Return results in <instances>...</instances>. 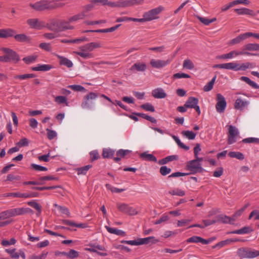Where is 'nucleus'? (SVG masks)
<instances>
[{
	"mask_svg": "<svg viewBox=\"0 0 259 259\" xmlns=\"http://www.w3.org/2000/svg\"><path fill=\"white\" fill-rule=\"evenodd\" d=\"M29 6L36 11H41L46 9L61 8L65 4L58 0H40L35 3H30Z\"/></svg>",
	"mask_w": 259,
	"mask_h": 259,
	"instance_id": "1",
	"label": "nucleus"
},
{
	"mask_svg": "<svg viewBox=\"0 0 259 259\" xmlns=\"http://www.w3.org/2000/svg\"><path fill=\"white\" fill-rule=\"evenodd\" d=\"M54 26L55 28L54 29L50 28V29L57 32L64 31L74 29V26L71 25L69 19L59 20L54 24Z\"/></svg>",
	"mask_w": 259,
	"mask_h": 259,
	"instance_id": "2",
	"label": "nucleus"
},
{
	"mask_svg": "<svg viewBox=\"0 0 259 259\" xmlns=\"http://www.w3.org/2000/svg\"><path fill=\"white\" fill-rule=\"evenodd\" d=\"M237 254L242 258H251L259 256V251L250 248L241 247L237 250Z\"/></svg>",
	"mask_w": 259,
	"mask_h": 259,
	"instance_id": "3",
	"label": "nucleus"
},
{
	"mask_svg": "<svg viewBox=\"0 0 259 259\" xmlns=\"http://www.w3.org/2000/svg\"><path fill=\"white\" fill-rule=\"evenodd\" d=\"M164 10V8L162 6H159L157 8L144 13L143 17H145L147 22L157 19L159 18L158 15Z\"/></svg>",
	"mask_w": 259,
	"mask_h": 259,
	"instance_id": "4",
	"label": "nucleus"
},
{
	"mask_svg": "<svg viewBox=\"0 0 259 259\" xmlns=\"http://www.w3.org/2000/svg\"><path fill=\"white\" fill-rule=\"evenodd\" d=\"M98 97V94L90 92L83 97L81 106L83 109H91L93 104V100H95Z\"/></svg>",
	"mask_w": 259,
	"mask_h": 259,
	"instance_id": "5",
	"label": "nucleus"
},
{
	"mask_svg": "<svg viewBox=\"0 0 259 259\" xmlns=\"http://www.w3.org/2000/svg\"><path fill=\"white\" fill-rule=\"evenodd\" d=\"M228 143L230 145L235 143L239 136V132L235 126L228 125Z\"/></svg>",
	"mask_w": 259,
	"mask_h": 259,
	"instance_id": "6",
	"label": "nucleus"
},
{
	"mask_svg": "<svg viewBox=\"0 0 259 259\" xmlns=\"http://www.w3.org/2000/svg\"><path fill=\"white\" fill-rule=\"evenodd\" d=\"M0 50L6 54L5 56L7 58V62L14 61L17 63L20 60L19 55L12 49L8 48H2L0 49Z\"/></svg>",
	"mask_w": 259,
	"mask_h": 259,
	"instance_id": "7",
	"label": "nucleus"
},
{
	"mask_svg": "<svg viewBox=\"0 0 259 259\" xmlns=\"http://www.w3.org/2000/svg\"><path fill=\"white\" fill-rule=\"evenodd\" d=\"M258 44L248 43L243 47L241 51L243 56H256L257 54L251 53L250 52L258 51Z\"/></svg>",
	"mask_w": 259,
	"mask_h": 259,
	"instance_id": "8",
	"label": "nucleus"
},
{
	"mask_svg": "<svg viewBox=\"0 0 259 259\" xmlns=\"http://www.w3.org/2000/svg\"><path fill=\"white\" fill-rule=\"evenodd\" d=\"M186 169L190 171L191 174H194L202 170V168L201 163L198 161L192 160L189 161L186 164Z\"/></svg>",
	"mask_w": 259,
	"mask_h": 259,
	"instance_id": "9",
	"label": "nucleus"
},
{
	"mask_svg": "<svg viewBox=\"0 0 259 259\" xmlns=\"http://www.w3.org/2000/svg\"><path fill=\"white\" fill-rule=\"evenodd\" d=\"M117 208L121 212L130 215H135L138 213V211L136 208L125 203L117 204Z\"/></svg>",
	"mask_w": 259,
	"mask_h": 259,
	"instance_id": "10",
	"label": "nucleus"
},
{
	"mask_svg": "<svg viewBox=\"0 0 259 259\" xmlns=\"http://www.w3.org/2000/svg\"><path fill=\"white\" fill-rule=\"evenodd\" d=\"M11 217L26 213H33V211L28 207H17L9 209Z\"/></svg>",
	"mask_w": 259,
	"mask_h": 259,
	"instance_id": "11",
	"label": "nucleus"
},
{
	"mask_svg": "<svg viewBox=\"0 0 259 259\" xmlns=\"http://www.w3.org/2000/svg\"><path fill=\"white\" fill-rule=\"evenodd\" d=\"M217 100V103L215 105L216 110L219 113H223L227 105L225 98L221 94H218Z\"/></svg>",
	"mask_w": 259,
	"mask_h": 259,
	"instance_id": "12",
	"label": "nucleus"
},
{
	"mask_svg": "<svg viewBox=\"0 0 259 259\" xmlns=\"http://www.w3.org/2000/svg\"><path fill=\"white\" fill-rule=\"evenodd\" d=\"M27 24L32 29H41L45 26V23L37 18H30L26 21Z\"/></svg>",
	"mask_w": 259,
	"mask_h": 259,
	"instance_id": "13",
	"label": "nucleus"
},
{
	"mask_svg": "<svg viewBox=\"0 0 259 259\" xmlns=\"http://www.w3.org/2000/svg\"><path fill=\"white\" fill-rule=\"evenodd\" d=\"M243 53L242 52L241 50H234L228 53L218 56L217 58L219 59H231L239 56H243Z\"/></svg>",
	"mask_w": 259,
	"mask_h": 259,
	"instance_id": "14",
	"label": "nucleus"
},
{
	"mask_svg": "<svg viewBox=\"0 0 259 259\" xmlns=\"http://www.w3.org/2000/svg\"><path fill=\"white\" fill-rule=\"evenodd\" d=\"M238 63L235 62L216 64L213 66V68L225 69L228 70H232L237 71Z\"/></svg>",
	"mask_w": 259,
	"mask_h": 259,
	"instance_id": "15",
	"label": "nucleus"
},
{
	"mask_svg": "<svg viewBox=\"0 0 259 259\" xmlns=\"http://www.w3.org/2000/svg\"><path fill=\"white\" fill-rule=\"evenodd\" d=\"M170 62V61L169 60L164 61L161 60L152 59L150 61V64L153 68H160L169 64Z\"/></svg>",
	"mask_w": 259,
	"mask_h": 259,
	"instance_id": "16",
	"label": "nucleus"
},
{
	"mask_svg": "<svg viewBox=\"0 0 259 259\" xmlns=\"http://www.w3.org/2000/svg\"><path fill=\"white\" fill-rule=\"evenodd\" d=\"M101 46L98 42H92L80 47L79 49L84 52H89L93 51L96 48H100Z\"/></svg>",
	"mask_w": 259,
	"mask_h": 259,
	"instance_id": "17",
	"label": "nucleus"
},
{
	"mask_svg": "<svg viewBox=\"0 0 259 259\" xmlns=\"http://www.w3.org/2000/svg\"><path fill=\"white\" fill-rule=\"evenodd\" d=\"M211 241V239L206 240L197 236H193L186 240L187 243H201L203 244H208Z\"/></svg>",
	"mask_w": 259,
	"mask_h": 259,
	"instance_id": "18",
	"label": "nucleus"
},
{
	"mask_svg": "<svg viewBox=\"0 0 259 259\" xmlns=\"http://www.w3.org/2000/svg\"><path fill=\"white\" fill-rule=\"evenodd\" d=\"M87 8H89V9L87 11L84 10L79 13H78L75 15H73V16L69 17L68 19H69L71 24H72L74 22H76L79 20H82V19H84V18L86 16L87 11L88 10H90V9L91 8V7L88 6Z\"/></svg>",
	"mask_w": 259,
	"mask_h": 259,
	"instance_id": "19",
	"label": "nucleus"
},
{
	"mask_svg": "<svg viewBox=\"0 0 259 259\" xmlns=\"http://www.w3.org/2000/svg\"><path fill=\"white\" fill-rule=\"evenodd\" d=\"M248 35V32L240 34L235 38L230 40L229 42V44L231 46L238 44L240 43L242 41L249 37Z\"/></svg>",
	"mask_w": 259,
	"mask_h": 259,
	"instance_id": "20",
	"label": "nucleus"
},
{
	"mask_svg": "<svg viewBox=\"0 0 259 259\" xmlns=\"http://www.w3.org/2000/svg\"><path fill=\"white\" fill-rule=\"evenodd\" d=\"M15 33V31L12 28L0 29V38L12 37Z\"/></svg>",
	"mask_w": 259,
	"mask_h": 259,
	"instance_id": "21",
	"label": "nucleus"
},
{
	"mask_svg": "<svg viewBox=\"0 0 259 259\" xmlns=\"http://www.w3.org/2000/svg\"><path fill=\"white\" fill-rule=\"evenodd\" d=\"M152 95L156 99H163L167 96L164 90L161 88H158L153 90L152 92Z\"/></svg>",
	"mask_w": 259,
	"mask_h": 259,
	"instance_id": "22",
	"label": "nucleus"
},
{
	"mask_svg": "<svg viewBox=\"0 0 259 259\" xmlns=\"http://www.w3.org/2000/svg\"><path fill=\"white\" fill-rule=\"evenodd\" d=\"M132 151L129 150L120 149L116 152V157H114L113 160L114 161L117 162L119 161L122 158L125 157L127 155L131 153Z\"/></svg>",
	"mask_w": 259,
	"mask_h": 259,
	"instance_id": "23",
	"label": "nucleus"
},
{
	"mask_svg": "<svg viewBox=\"0 0 259 259\" xmlns=\"http://www.w3.org/2000/svg\"><path fill=\"white\" fill-rule=\"evenodd\" d=\"M248 105L249 102L248 101L238 98L235 101L234 108L237 110H242L244 108L247 107Z\"/></svg>",
	"mask_w": 259,
	"mask_h": 259,
	"instance_id": "24",
	"label": "nucleus"
},
{
	"mask_svg": "<svg viewBox=\"0 0 259 259\" xmlns=\"http://www.w3.org/2000/svg\"><path fill=\"white\" fill-rule=\"evenodd\" d=\"M147 69V66L145 63L137 62L135 63L130 68L131 71L136 70L139 72L145 71Z\"/></svg>",
	"mask_w": 259,
	"mask_h": 259,
	"instance_id": "25",
	"label": "nucleus"
},
{
	"mask_svg": "<svg viewBox=\"0 0 259 259\" xmlns=\"http://www.w3.org/2000/svg\"><path fill=\"white\" fill-rule=\"evenodd\" d=\"M140 245L147 244L149 243L155 244L159 241V239H156L154 236H150L146 238H140L139 239Z\"/></svg>",
	"mask_w": 259,
	"mask_h": 259,
	"instance_id": "26",
	"label": "nucleus"
},
{
	"mask_svg": "<svg viewBox=\"0 0 259 259\" xmlns=\"http://www.w3.org/2000/svg\"><path fill=\"white\" fill-rule=\"evenodd\" d=\"M238 15H246L250 16H254V13L253 11L246 8H242L240 9H235L234 10Z\"/></svg>",
	"mask_w": 259,
	"mask_h": 259,
	"instance_id": "27",
	"label": "nucleus"
},
{
	"mask_svg": "<svg viewBox=\"0 0 259 259\" xmlns=\"http://www.w3.org/2000/svg\"><path fill=\"white\" fill-rule=\"evenodd\" d=\"M13 36L18 42L28 43L31 41V38L25 34H14Z\"/></svg>",
	"mask_w": 259,
	"mask_h": 259,
	"instance_id": "28",
	"label": "nucleus"
},
{
	"mask_svg": "<svg viewBox=\"0 0 259 259\" xmlns=\"http://www.w3.org/2000/svg\"><path fill=\"white\" fill-rule=\"evenodd\" d=\"M217 222H222L225 224H233L232 218L228 216L220 214L216 217Z\"/></svg>",
	"mask_w": 259,
	"mask_h": 259,
	"instance_id": "29",
	"label": "nucleus"
},
{
	"mask_svg": "<svg viewBox=\"0 0 259 259\" xmlns=\"http://www.w3.org/2000/svg\"><path fill=\"white\" fill-rule=\"evenodd\" d=\"M198 99L195 97H190L185 104L187 108H194L198 104Z\"/></svg>",
	"mask_w": 259,
	"mask_h": 259,
	"instance_id": "30",
	"label": "nucleus"
},
{
	"mask_svg": "<svg viewBox=\"0 0 259 259\" xmlns=\"http://www.w3.org/2000/svg\"><path fill=\"white\" fill-rule=\"evenodd\" d=\"M52 66L48 64H38L35 67H32L31 69L33 71H47L50 70Z\"/></svg>",
	"mask_w": 259,
	"mask_h": 259,
	"instance_id": "31",
	"label": "nucleus"
},
{
	"mask_svg": "<svg viewBox=\"0 0 259 259\" xmlns=\"http://www.w3.org/2000/svg\"><path fill=\"white\" fill-rule=\"evenodd\" d=\"M140 157L145 160L157 162V158L154 155L152 154H149L147 152L141 153L140 155Z\"/></svg>",
	"mask_w": 259,
	"mask_h": 259,
	"instance_id": "32",
	"label": "nucleus"
},
{
	"mask_svg": "<svg viewBox=\"0 0 259 259\" xmlns=\"http://www.w3.org/2000/svg\"><path fill=\"white\" fill-rule=\"evenodd\" d=\"M58 58L60 59V64L61 65H64L68 68H71L73 66V63L68 59L59 55L58 56Z\"/></svg>",
	"mask_w": 259,
	"mask_h": 259,
	"instance_id": "33",
	"label": "nucleus"
},
{
	"mask_svg": "<svg viewBox=\"0 0 259 259\" xmlns=\"http://www.w3.org/2000/svg\"><path fill=\"white\" fill-rule=\"evenodd\" d=\"M255 64L250 62L242 63L241 65L238 64L237 71L239 70H245L248 68H252L255 67Z\"/></svg>",
	"mask_w": 259,
	"mask_h": 259,
	"instance_id": "34",
	"label": "nucleus"
},
{
	"mask_svg": "<svg viewBox=\"0 0 259 259\" xmlns=\"http://www.w3.org/2000/svg\"><path fill=\"white\" fill-rule=\"evenodd\" d=\"M240 80L245 82L247 84L250 85L253 89H259V85H258L256 83L252 81L250 79V78L246 76H241L240 77Z\"/></svg>",
	"mask_w": 259,
	"mask_h": 259,
	"instance_id": "35",
	"label": "nucleus"
},
{
	"mask_svg": "<svg viewBox=\"0 0 259 259\" xmlns=\"http://www.w3.org/2000/svg\"><path fill=\"white\" fill-rule=\"evenodd\" d=\"M3 196L5 197H12V198H25V193H21L19 192H12L7 193L3 194Z\"/></svg>",
	"mask_w": 259,
	"mask_h": 259,
	"instance_id": "36",
	"label": "nucleus"
},
{
	"mask_svg": "<svg viewBox=\"0 0 259 259\" xmlns=\"http://www.w3.org/2000/svg\"><path fill=\"white\" fill-rule=\"evenodd\" d=\"M178 159V157L177 155H170L163 158L158 161V163L160 165H163L169 161L176 160Z\"/></svg>",
	"mask_w": 259,
	"mask_h": 259,
	"instance_id": "37",
	"label": "nucleus"
},
{
	"mask_svg": "<svg viewBox=\"0 0 259 259\" xmlns=\"http://www.w3.org/2000/svg\"><path fill=\"white\" fill-rule=\"evenodd\" d=\"M105 227L107 230V231L111 234L121 236H124L125 234V232L122 230H118L116 228H111L107 226H106Z\"/></svg>",
	"mask_w": 259,
	"mask_h": 259,
	"instance_id": "38",
	"label": "nucleus"
},
{
	"mask_svg": "<svg viewBox=\"0 0 259 259\" xmlns=\"http://www.w3.org/2000/svg\"><path fill=\"white\" fill-rule=\"evenodd\" d=\"M115 151L110 148H104L103 150L102 156L104 158H111L113 157Z\"/></svg>",
	"mask_w": 259,
	"mask_h": 259,
	"instance_id": "39",
	"label": "nucleus"
},
{
	"mask_svg": "<svg viewBox=\"0 0 259 259\" xmlns=\"http://www.w3.org/2000/svg\"><path fill=\"white\" fill-rule=\"evenodd\" d=\"M133 114L136 115V116H138L144 119H146L152 123H156L157 122V120L155 118H154L153 117L150 116L146 114L141 113H134Z\"/></svg>",
	"mask_w": 259,
	"mask_h": 259,
	"instance_id": "40",
	"label": "nucleus"
},
{
	"mask_svg": "<svg viewBox=\"0 0 259 259\" xmlns=\"http://www.w3.org/2000/svg\"><path fill=\"white\" fill-rule=\"evenodd\" d=\"M27 204L37 211L36 213L37 215H39L40 214L41 211V206L36 202L32 200L28 202Z\"/></svg>",
	"mask_w": 259,
	"mask_h": 259,
	"instance_id": "41",
	"label": "nucleus"
},
{
	"mask_svg": "<svg viewBox=\"0 0 259 259\" xmlns=\"http://www.w3.org/2000/svg\"><path fill=\"white\" fill-rule=\"evenodd\" d=\"M182 135L189 140H194L196 134L190 131H184L182 132Z\"/></svg>",
	"mask_w": 259,
	"mask_h": 259,
	"instance_id": "42",
	"label": "nucleus"
},
{
	"mask_svg": "<svg viewBox=\"0 0 259 259\" xmlns=\"http://www.w3.org/2000/svg\"><path fill=\"white\" fill-rule=\"evenodd\" d=\"M216 78L217 76L215 75L209 82H208L205 85H204L203 88V90L205 92H208L212 89Z\"/></svg>",
	"mask_w": 259,
	"mask_h": 259,
	"instance_id": "43",
	"label": "nucleus"
},
{
	"mask_svg": "<svg viewBox=\"0 0 259 259\" xmlns=\"http://www.w3.org/2000/svg\"><path fill=\"white\" fill-rule=\"evenodd\" d=\"M197 18L201 23H202L203 24H204L205 25H208L211 23H212L217 20V19L215 18H213L212 19H209L206 18L202 17L199 16H197Z\"/></svg>",
	"mask_w": 259,
	"mask_h": 259,
	"instance_id": "44",
	"label": "nucleus"
},
{
	"mask_svg": "<svg viewBox=\"0 0 259 259\" xmlns=\"http://www.w3.org/2000/svg\"><path fill=\"white\" fill-rule=\"evenodd\" d=\"M228 155L231 158H236L239 160H243L244 158V155L239 152H230Z\"/></svg>",
	"mask_w": 259,
	"mask_h": 259,
	"instance_id": "45",
	"label": "nucleus"
},
{
	"mask_svg": "<svg viewBox=\"0 0 259 259\" xmlns=\"http://www.w3.org/2000/svg\"><path fill=\"white\" fill-rule=\"evenodd\" d=\"M92 167V165L89 164L83 167L77 168L76 170L77 174L80 175H85L87 171Z\"/></svg>",
	"mask_w": 259,
	"mask_h": 259,
	"instance_id": "46",
	"label": "nucleus"
},
{
	"mask_svg": "<svg viewBox=\"0 0 259 259\" xmlns=\"http://www.w3.org/2000/svg\"><path fill=\"white\" fill-rule=\"evenodd\" d=\"M62 254L66 255L67 257L70 258H74L78 256L79 254L78 252L74 250L71 249L68 252H62Z\"/></svg>",
	"mask_w": 259,
	"mask_h": 259,
	"instance_id": "47",
	"label": "nucleus"
},
{
	"mask_svg": "<svg viewBox=\"0 0 259 259\" xmlns=\"http://www.w3.org/2000/svg\"><path fill=\"white\" fill-rule=\"evenodd\" d=\"M35 76V75L32 73L30 74H24L21 75H17L14 76V78L16 79L24 80L28 78H33Z\"/></svg>",
	"mask_w": 259,
	"mask_h": 259,
	"instance_id": "48",
	"label": "nucleus"
},
{
	"mask_svg": "<svg viewBox=\"0 0 259 259\" xmlns=\"http://www.w3.org/2000/svg\"><path fill=\"white\" fill-rule=\"evenodd\" d=\"M55 101L58 104H65L66 106L68 105L66 97L62 96H57L55 98Z\"/></svg>",
	"mask_w": 259,
	"mask_h": 259,
	"instance_id": "49",
	"label": "nucleus"
},
{
	"mask_svg": "<svg viewBox=\"0 0 259 259\" xmlns=\"http://www.w3.org/2000/svg\"><path fill=\"white\" fill-rule=\"evenodd\" d=\"M183 67L184 68L192 70L194 68V65L190 59H186L183 62Z\"/></svg>",
	"mask_w": 259,
	"mask_h": 259,
	"instance_id": "50",
	"label": "nucleus"
},
{
	"mask_svg": "<svg viewBox=\"0 0 259 259\" xmlns=\"http://www.w3.org/2000/svg\"><path fill=\"white\" fill-rule=\"evenodd\" d=\"M5 251L9 253L12 258L18 259L19 258V254L16 252V249H6Z\"/></svg>",
	"mask_w": 259,
	"mask_h": 259,
	"instance_id": "51",
	"label": "nucleus"
},
{
	"mask_svg": "<svg viewBox=\"0 0 259 259\" xmlns=\"http://www.w3.org/2000/svg\"><path fill=\"white\" fill-rule=\"evenodd\" d=\"M168 193L172 195H177L179 196H183L185 195V192L184 191L178 188L170 190Z\"/></svg>",
	"mask_w": 259,
	"mask_h": 259,
	"instance_id": "52",
	"label": "nucleus"
},
{
	"mask_svg": "<svg viewBox=\"0 0 259 259\" xmlns=\"http://www.w3.org/2000/svg\"><path fill=\"white\" fill-rule=\"evenodd\" d=\"M248 204L245 205L244 206L237 210L232 216V221L234 222L236 218L240 217L242 212L245 210V209L247 207Z\"/></svg>",
	"mask_w": 259,
	"mask_h": 259,
	"instance_id": "53",
	"label": "nucleus"
},
{
	"mask_svg": "<svg viewBox=\"0 0 259 259\" xmlns=\"http://www.w3.org/2000/svg\"><path fill=\"white\" fill-rule=\"evenodd\" d=\"M73 54H76V55H79V56L82 57L83 58H84V59H88V58H92L93 56H92V55L89 53H88V52H83V51H74L73 52Z\"/></svg>",
	"mask_w": 259,
	"mask_h": 259,
	"instance_id": "54",
	"label": "nucleus"
},
{
	"mask_svg": "<svg viewBox=\"0 0 259 259\" xmlns=\"http://www.w3.org/2000/svg\"><path fill=\"white\" fill-rule=\"evenodd\" d=\"M68 88H70L75 91H80L85 92L86 89L80 85H70L68 86Z\"/></svg>",
	"mask_w": 259,
	"mask_h": 259,
	"instance_id": "55",
	"label": "nucleus"
},
{
	"mask_svg": "<svg viewBox=\"0 0 259 259\" xmlns=\"http://www.w3.org/2000/svg\"><path fill=\"white\" fill-rule=\"evenodd\" d=\"M172 138L174 139V140L175 141V142L177 143V144L178 145V146L180 147H181V148H183L186 150H189V147L188 146L185 145L183 143H182L178 137H177L176 136H173Z\"/></svg>",
	"mask_w": 259,
	"mask_h": 259,
	"instance_id": "56",
	"label": "nucleus"
},
{
	"mask_svg": "<svg viewBox=\"0 0 259 259\" xmlns=\"http://www.w3.org/2000/svg\"><path fill=\"white\" fill-rule=\"evenodd\" d=\"M172 138L174 139V140L175 141V142L177 143V144L178 145V146L180 147H181V148H183L186 150H189V147L188 146L185 145L183 143H182L178 137H177L176 136H173Z\"/></svg>",
	"mask_w": 259,
	"mask_h": 259,
	"instance_id": "57",
	"label": "nucleus"
},
{
	"mask_svg": "<svg viewBox=\"0 0 259 259\" xmlns=\"http://www.w3.org/2000/svg\"><path fill=\"white\" fill-rule=\"evenodd\" d=\"M46 131L47 132V137L49 140H53L57 137V133L56 131L49 128H47Z\"/></svg>",
	"mask_w": 259,
	"mask_h": 259,
	"instance_id": "58",
	"label": "nucleus"
},
{
	"mask_svg": "<svg viewBox=\"0 0 259 259\" xmlns=\"http://www.w3.org/2000/svg\"><path fill=\"white\" fill-rule=\"evenodd\" d=\"M106 187L108 190H110L113 193H120L124 190L123 189H118L115 187H113L111 185L108 184L106 185Z\"/></svg>",
	"mask_w": 259,
	"mask_h": 259,
	"instance_id": "59",
	"label": "nucleus"
},
{
	"mask_svg": "<svg viewBox=\"0 0 259 259\" xmlns=\"http://www.w3.org/2000/svg\"><path fill=\"white\" fill-rule=\"evenodd\" d=\"M242 142L244 143H258L259 138L253 137L245 138L242 140Z\"/></svg>",
	"mask_w": 259,
	"mask_h": 259,
	"instance_id": "60",
	"label": "nucleus"
},
{
	"mask_svg": "<svg viewBox=\"0 0 259 259\" xmlns=\"http://www.w3.org/2000/svg\"><path fill=\"white\" fill-rule=\"evenodd\" d=\"M36 57H37L36 56H33V55L28 56L26 57H24L23 59V60L26 64H29L34 62L35 61Z\"/></svg>",
	"mask_w": 259,
	"mask_h": 259,
	"instance_id": "61",
	"label": "nucleus"
},
{
	"mask_svg": "<svg viewBox=\"0 0 259 259\" xmlns=\"http://www.w3.org/2000/svg\"><path fill=\"white\" fill-rule=\"evenodd\" d=\"M141 108L146 111H149L151 112H154L155 111L154 106L150 103H146L143 104L141 106Z\"/></svg>",
	"mask_w": 259,
	"mask_h": 259,
	"instance_id": "62",
	"label": "nucleus"
},
{
	"mask_svg": "<svg viewBox=\"0 0 259 259\" xmlns=\"http://www.w3.org/2000/svg\"><path fill=\"white\" fill-rule=\"evenodd\" d=\"M253 217L254 220H259V210L256 209L252 210L249 215L248 219L250 220Z\"/></svg>",
	"mask_w": 259,
	"mask_h": 259,
	"instance_id": "63",
	"label": "nucleus"
},
{
	"mask_svg": "<svg viewBox=\"0 0 259 259\" xmlns=\"http://www.w3.org/2000/svg\"><path fill=\"white\" fill-rule=\"evenodd\" d=\"M48 252H42L40 255H32L30 259H45L48 255Z\"/></svg>",
	"mask_w": 259,
	"mask_h": 259,
	"instance_id": "64",
	"label": "nucleus"
}]
</instances>
